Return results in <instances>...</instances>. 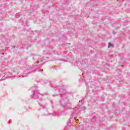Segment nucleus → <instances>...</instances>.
<instances>
[{
  "label": "nucleus",
  "instance_id": "nucleus-1",
  "mask_svg": "<svg viewBox=\"0 0 130 130\" xmlns=\"http://www.w3.org/2000/svg\"><path fill=\"white\" fill-rule=\"evenodd\" d=\"M31 90L32 94L30 95V98L37 100L42 109L45 108L46 105L43 104V102H42V95L38 91V87L36 85L32 86L31 88Z\"/></svg>",
  "mask_w": 130,
  "mask_h": 130
},
{
  "label": "nucleus",
  "instance_id": "nucleus-2",
  "mask_svg": "<svg viewBox=\"0 0 130 130\" xmlns=\"http://www.w3.org/2000/svg\"><path fill=\"white\" fill-rule=\"evenodd\" d=\"M53 88L54 89V90H55V94H56L57 95H59L60 97H63V96H64L66 94L68 93L67 90L64 89L63 86H61L60 88H59V87L56 85H53Z\"/></svg>",
  "mask_w": 130,
  "mask_h": 130
},
{
  "label": "nucleus",
  "instance_id": "nucleus-3",
  "mask_svg": "<svg viewBox=\"0 0 130 130\" xmlns=\"http://www.w3.org/2000/svg\"><path fill=\"white\" fill-rule=\"evenodd\" d=\"M33 59L36 60L34 62V67H36L37 71H38V72H41V73H42V72H43V70L40 69V68H41V64H38L39 61H37L38 59H39V56L37 55H34Z\"/></svg>",
  "mask_w": 130,
  "mask_h": 130
},
{
  "label": "nucleus",
  "instance_id": "nucleus-4",
  "mask_svg": "<svg viewBox=\"0 0 130 130\" xmlns=\"http://www.w3.org/2000/svg\"><path fill=\"white\" fill-rule=\"evenodd\" d=\"M61 99L59 102V103L61 106H66V104H67V102L69 100L68 98H63V96L60 97Z\"/></svg>",
  "mask_w": 130,
  "mask_h": 130
},
{
  "label": "nucleus",
  "instance_id": "nucleus-5",
  "mask_svg": "<svg viewBox=\"0 0 130 130\" xmlns=\"http://www.w3.org/2000/svg\"><path fill=\"white\" fill-rule=\"evenodd\" d=\"M76 108H77V110L73 111V113L72 114V116H74V115H77L79 112H81V111L83 110L82 106H77L76 107Z\"/></svg>",
  "mask_w": 130,
  "mask_h": 130
},
{
  "label": "nucleus",
  "instance_id": "nucleus-6",
  "mask_svg": "<svg viewBox=\"0 0 130 130\" xmlns=\"http://www.w3.org/2000/svg\"><path fill=\"white\" fill-rule=\"evenodd\" d=\"M72 107V104H71V103H70V101H67V102L66 103V104L65 105V108L66 109H71Z\"/></svg>",
  "mask_w": 130,
  "mask_h": 130
},
{
  "label": "nucleus",
  "instance_id": "nucleus-7",
  "mask_svg": "<svg viewBox=\"0 0 130 130\" xmlns=\"http://www.w3.org/2000/svg\"><path fill=\"white\" fill-rule=\"evenodd\" d=\"M50 114H51V115H53L54 116H59V115H61V113L58 112V113L56 112H54L53 113H50Z\"/></svg>",
  "mask_w": 130,
  "mask_h": 130
},
{
  "label": "nucleus",
  "instance_id": "nucleus-8",
  "mask_svg": "<svg viewBox=\"0 0 130 130\" xmlns=\"http://www.w3.org/2000/svg\"><path fill=\"white\" fill-rule=\"evenodd\" d=\"M24 20L25 19L23 20V19H21L19 22L22 23V25H24V26H26V24H27V22L24 21Z\"/></svg>",
  "mask_w": 130,
  "mask_h": 130
},
{
  "label": "nucleus",
  "instance_id": "nucleus-9",
  "mask_svg": "<svg viewBox=\"0 0 130 130\" xmlns=\"http://www.w3.org/2000/svg\"><path fill=\"white\" fill-rule=\"evenodd\" d=\"M114 46L113 44L111 43H109V45H108V48H110V47H113Z\"/></svg>",
  "mask_w": 130,
  "mask_h": 130
},
{
  "label": "nucleus",
  "instance_id": "nucleus-10",
  "mask_svg": "<svg viewBox=\"0 0 130 130\" xmlns=\"http://www.w3.org/2000/svg\"><path fill=\"white\" fill-rule=\"evenodd\" d=\"M21 15H20V13H17L16 14V18H19Z\"/></svg>",
  "mask_w": 130,
  "mask_h": 130
},
{
  "label": "nucleus",
  "instance_id": "nucleus-11",
  "mask_svg": "<svg viewBox=\"0 0 130 130\" xmlns=\"http://www.w3.org/2000/svg\"><path fill=\"white\" fill-rule=\"evenodd\" d=\"M40 61L41 62V64H43V62H42L43 61V60H41Z\"/></svg>",
  "mask_w": 130,
  "mask_h": 130
},
{
  "label": "nucleus",
  "instance_id": "nucleus-12",
  "mask_svg": "<svg viewBox=\"0 0 130 130\" xmlns=\"http://www.w3.org/2000/svg\"><path fill=\"white\" fill-rule=\"evenodd\" d=\"M75 119L76 121H78V120H79V119H76V118H75Z\"/></svg>",
  "mask_w": 130,
  "mask_h": 130
},
{
  "label": "nucleus",
  "instance_id": "nucleus-13",
  "mask_svg": "<svg viewBox=\"0 0 130 130\" xmlns=\"http://www.w3.org/2000/svg\"><path fill=\"white\" fill-rule=\"evenodd\" d=\"M113 34H116L115 32H114V31H113Z\"/></svg>",
  "mask_w": 130,
  "mask_h": 130
},
{
  "label": "nucleus",
  "instance_id": "nucleus-14",
  "mask_svg": "<svg viewBox=\"0 0 130 130\" xmlns=\"http://www.w3.org/2000/svg\"><path fill=\"white\" fill-rule=\"evenodd\" d=\"M68 44L71 45V43H68Z\"/></svg>",
  "mask_w": 130,
  "mask_h": 130
},
{
  "label": "nucleus",
  "instance_id": "nucleus-15",
  "mask_svg": "<svg viewBox=\"0 0 130 130\" xmlns=\"http://www.w3.org/2000/svg\"><path fill=\"white\" fill-rule=\"evenodd\" d=\"M57 55H59V54L57 53Z\"/></svg>",
  "mask_w": 130,
  "mask_h": 130
},
{
  "label": "nucleus",
  "instance_id": "nucleus-16",
  "mask_svg": "<svg viewBox=\"0 0 130 130\" xmlns=\"http://www.w3.org/2000/svg\"><path fill=\"white\" fill-rule=\"evenodd\" d=\"M26 77H27V75H25Z\"/></svg>",
  "mask_w": 130,
  "mask_h": 130
}]
</instances>
